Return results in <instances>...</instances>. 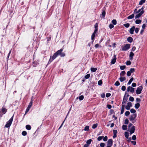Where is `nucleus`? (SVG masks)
I'll use <instances>...</instances> for the list:
<instances>
[{
    "label": "nucleus",
    "instance_id": "72a5a7b5",
    "mask_svg": "<svg viewBox=\"0 0 147 147\" xmlns=\"http://www.w3.org/2000/svg\"><path fill=\"white\" fill-rule=\"evenodd\" d=\"M125 67L126 66L125 65H122L120 66V69L121 70H123L125 68Z\"/></svg>",
    "mask_w": 147,
    "mask_h": 147
},
{
    "label": "nucleus",
    "instance_id": "a878e982",
    "mask_svg": "<svg viewBox=\"0 0 147 147\" xmlns=\"http://www.w3.org/2000/svg\"><path fill=\"white\" fill-rule=\"evenodd\" d=\"M26 129L28 130H30L31 129V126L29 125H27L26 126Z\"/></svg>",
    "mask_w": 147,
    "mask_h": 147
},
{
    "label": "nucleus",
    "instance_id": "4468645a",
    "mask_svg": "<svg viewBox=\"0 0 147 147\" xmlns=\"http://www.w3.org/2000/svg\"><path fill=\"white\" fill-rule=\"evenodd\" d=\"M114 58L112 60L111 63L112 64H114L116 61V55H114Z\"/></svg>",
    "mask_w": 147,
    "mask_h": 147
},
{
    "label": "nucleus",
    "instance_id": "8fccbe9b",
    "mask_svg": "<svg viewBox=\"0 0 147 147\" xmlns=\"http://www.w3.org/2000/svg\"><path fill=\"white\" fill-rule=\"evenodd\" d=\"M139 30V28H135V32L137 33L138 32Z\"/></svg>",
    "mask_w": 147,
    "mask_h": 147
},
{
    "label": "nucleus",
    "instance_id": "ea45409f",
    "mask_svg": "<svg viewBox=\"0 0 147 147\" xmlns=\"http://www.w3.org/2000/svg\"><path fill=\"white\" fill-rule=\"evenodd\" d=\"M22 134L24 136H25L27 134V132L25 131H23L22 133Z\"/></svg>",
    "mask_w": 147,
    "mask_h": 147
},
{
    "label": "nucleus",
    "instance_id": "de8ad7c7",
    "mask_svg": "<svg viewBox=\"0 0 147 147\" xmlns=\"http://www.w3.org/2000/svg\"><path fill=\"white\" fill-rule=\"evenodd\" d=\"M129 123V120L127 119H126L125 120V124H127L128 123Z\"/></svg>",
    "mask_w": 147,
    "mask_h": 147
},
{
    "label": "nucleus",
    "instance_id": "7ed1b4c3",
    "mask_svg": "<svg viewBox=\"0 0 147 147\" xmlns=\"http://www.w3.org/2000/svg\"><path fill=\"white\" fill-rule=\"evenodd\" d=\"M129 129L128 130V131H130V134L131 135L135 132V126L133 125L131 127L129 128Z\"/></svg>",
    "mask_w": 147,
    "mask_h": 147
},
{
    "label": "nucleus",
    "instance_id": "58836bf2",
    "mask_svg": "<svg viewBox=\"0 0 147 147\" xmlns=\"http://www.w3.org/2000/svg\"><path fill=\"white\" fill-rule=\"evenodd\" d=\"M135 71V69L133 68H131L129 71L131 73H133Z\"/></svg>",
    "mask_w": 147,
    "mask_h": 147
},
{
    "label": "nucleus",
    "instance_id": "864d4df0",
    "mask_svg": "<svg viewBox=\"0 0 147 147\" xmlns=\"http://www.w3.org/2000/svg\"><path fill=\"white\" fill-rule=\"evenodd\" d=\"M100 146L101 147H104L105 144L104 143H101L100 144Z\"/></svg>",
    "mask_w": 147,
    "mask_h": 147
},
{
    "label": "nucleus",
    "instance_id": "cd10ccee",
    "mask_svg": "<svg viewBox=\"0 0 147 147\" xmlns=\"http://www.w3.org/2000/svg\"><path fill=\"white\" fill-rule=\"evenodd\" d=\"M32 101H31L30 102L29 105H28V109L30 108L32 106Z\"/></svg>",
    "mask_w": 147,
    "mask_h": 147
},
{
    "label": "nucleus",
    "instance_id": "c03bdc74",
    "mask_svg": "<svg viewBox=\"0 0 147 147\" xmlns=\"http://www.w3.org/2000/svg\"><path fill=\"white\" fill-rule=\"evenodd\" d=\"M115 85L116 86H118L120 85V83L118 81H117L115 83Z\"/></svg>",
    "mask_w": 147,
    "mask_h": 147
},
{
    "label": "nucleus",
    "instance_id": "39448f33",
    "mask_svg": "<svg viewBox=\"0 0 147 147\" xmlns=\"http://www.w3.org/2000/svg\"><path fill=\"white\" fill-rule=\"evenodd\" d=\"M126 93H125V96L124 97L123 101L122 102V105H125V104L126 103V101L128 99V98H127V97H126Z\"/></svg>",
    "mask_w": 147,
    "mask_h": 147
},
{
    "label": "nucleus",
    "instance_id": "3c124183",
    "mask_svg": "<svg viewBox=\"0 0 147 147\" xmlns=\"http://www.w3.org/2000/svg\"><path fill=\"white\" fill-rule=\"evenodd\" d=\"M136 136L135 135H133L132 136V139L134 140H136Z\"/></svg>",
    "mask_w": 147,
    "mask_h": 147
},
{
    "label": "nucleus",
    "instance_id": "603ef678",
    "mask_svg": "<svg viewBox=\"0 0 147 147\" xmlns=\"http://www.w3.org/2000/svg\"><path fill=\"white\" fill-rule=\"evenodd\" d=\"M102 82L101 80H100L98 82V84L99 85H101L102 84Z\"/></svg>",
    "mask_w": 147,
    "mask_h": 147
},
{
    "label": "nucleus",
    "instance_id": "c9c22d12",
    "mask_svg": "<svg viewBox=\"0 0 147 147\" xmlns=\"http://www.w3.org/2000/svg\"><path fill=\"white\" fill-rule=\"evenodd\" d=\"M85 131H88L89 130V126H86L84 129Z\"/></svg>",
    "mask_w": 147,
    "mask_h": 147
},
{
    "label": "nucleus",
    "instance_id": "20e7f679",
    "mask_svg": "<svg viewBox=\"0 0 147 147\" xmlns=\"http://www.w3.org/2000/svg\"><path fill=\"white\" fill-rule=\"evenodd\" d=\"M143 87L142 86H140L138 87L136 91V93L137 94H139L141 92Z\"/></svg>",
    "mask_w": 147,
    "mask_h": 147
},
{
    "label": "nucleus",
    "instance_id": "e2e57ef3",
    "mask_svg": "<svg viewBox=\"0 0 147 147\" xmlns=\"http://www.w3.org/2000/svg\"><path fill=\"white\" fill-rule=\"evenodd\" d=\"M136 86V84L135 83H133L132 84V86L133 87H135Z\"/></svg>",
    "mask_w": 147,
    "mask_h": 147
},
{
    "label": "nucleus",
    "instance_id": "680f3d73",
    "mask_svg": "<svg viewBox=\"0 0 147 147\" xmlns=\"http://www.w3.org/2000/svg\"><path fill=\"white\" fill-rule=\"evenodd\" d=\"M111 95V94L110 93H107L106 94V96L107 97H109Z\"/></svg>",
    "mask_w": 147,
    "mask_h": 147
},
{
    "label": "nucleus",
    "instance_id": "f8f14e48",
    "mask_svg": "<svg viewBox=\"0 0 147 147\" xmlns=\"http://www.w3.org/2000/svg\"><path fill=\"white\" fill-rule=\"evenodd\" d=\"M113 142L112 139H110L109 140L107 141V146H111L113 144Z\"/></svg>",
    "mask_w": 147,
    "mask_h": 147
},
{
    "label": "nucleus",
    "instance_id": "473e14b6",
    "mask_svg": "<svg viewBox=\"0 0 147 147\" xmlns=\"http://www.w3.org/2000/svg\"><path fill=\"white\" fill-rule=\"evenodd\" d=\"M125 72L124 71H123L122 72L120 73V75L121 76H122L125 75Z\"/></svg>",
    "mask_w": 147,
    "mask_h": 147
},
{
    "label": "nucleus",
    "instance_id": "49530a36",
    "mask_svg": "<svg viewBox=\"0 0 147 147\" xmlns=\"http://www.w3.org/2000/svg\"><path fill=\"white\" fill-rule=\"evenodd\" d=\"M103 136H99V137L98 138H97V140H98V141H100V140H101L103 138Z\"/></svg>",
    "mask_w": 147,
    "mask_h": 147
},
{
    "label": "nucleus",
    "instance_id": "423d86ee",
    "mask_svg": "<svg viewBox=\"0 0 147 147\" xmlns=\"http://www.w3.org/2000/svg\"><path fill=\"white\" fill-rule=\"evenodd\" d=\"M130 47V44H127L122 48V49L123 51H126Z\"/></svg>",
    "mask_w": 147,
    "mask_h": 147
},
{
    "label": "nucleus",
    "instance_id": "f03ea898",
    "mask_svg": "<svg viewBox=\"0 0 147 147\" xmlns=\"http://www.w3.org/2000/svg\"><path fill=\"white\" fill-rule=\"evenodd\" d=\"M59 52V51H57L53 55L52 57H51V56L49 62L50 61L51 62H52L54 59L55 58H56L58 55L57 53Z\"/></svg>",
    "mask_w": 147,
    "mask_h": 147
},
{
    "label": "nucleus",
    "instance_id": "338daca9",
    "mask_svg": "<svg viewBox=\"0 0 147 147\" xmlns=\"http://www.w3.org/2000/svg\"><path fill=\"white\" fill-rule=\"evenodd\" d=\"M146 27V25L145 24H144L142 26V28L143 29H144Z\"/></svg>",
    "mask_w": 147,
    "mask_h": 147
},
{
    "label": "nucleus",
    "instance_id": "aec40b11",
    "mask_svg": "<svg viewBox=\"0 0 147 147\" xmlns=\"http://www.w3.org/2000/svg\"><path fill=\"white\" fill-rule=\"evenodd\" d=\"M119 80L121 82H122L126 80L125 77H120L119 78Z\"/></svg>",
    "mask_w": 147,
    "mask_h": 147
},
{
    "label": "nucleus",
    "instance_id": "4be33fe9",
    "mask_svg": "<svg viewBox=\"0 0 147 147\" xmlns=\"http://www.w3.org/2000/svg\"><path fill=\"white\" fill-rule=\"evenodd\" d=\"M91 71L92 72H95L97 70V68H96L92 67L91 68Z\"/></svg>",
    "mask_w": 147,
    "mask_h": 147
},
{
    "label": "nucleus",
    "instance_id": "6ab92c4d",
    "mask_svg": "<svg viewBox=\"0 0 147 147\" xmlns=\"http://www.w3.org/2000/svg\"><path fill=\"white\" fill-rule=\"evenodd\" d=\"M146 0H141L139 2V5H141L143 4L144 3H145Z\"/></svg>",
    "mask_w": 147,
    "mask_h": 147
},
{
    "label": "nucleus",
    "instance_id": "6e6552de",
    "mask_svg": "<svg viewBox=\"0 0 147 147\" xmlns=\"http://www.w3.org/2000/svg\"><path fill=\"white\" fill-rule=\"evenodd\" d=\"M144 10L142 11L140 13L136 15L135 16V18H138L140 17L144 13Z\"/></svg>",
    "mask_w": 147,
    "mask_h": 147
},
{
    "label": "nucleus",
    "instance_id": "4d7b16f0",
    "mask_svg": "<svg viewBox=\"0 0 147 147\" xmlns=\"http://www.w3.org/2000/svg\"><path fill=\"white\" fill-rule=\"evenodd\" d=\"M109 27L110 29H111L114 27V26L112 24H109Z\"/></svg>",
    "mask_w": 147,
    "mask_h": 147
},
{
    "label": "nucleus",
    "instance_id": "13d9d810",
    "mask_svg": "<svg viewBox=\"0 0 147 147\" xmlns=\"http://www.w3.org/2000/svg\"><path fill=\"white\" fill-rule=\"evenodd\" d=\"M131 73L129 71H127V76H130L131 75Z\"/></svg>",
    "mask_w": 147,
    "mask_h": 147
},
{
    "label": "nucleus",
    "instance_id": "37998d69",
    "mask_svg": "<svg viewBox=\"0 0 147 147\" xmlns=\"http://www.w3.org/2000/svg\"><path fill=\"white\" fill-rule=\"evenodd\" d=\"M130 114V112L129 111H127L125 113V115L126 116H128Z\"/></svg>",
    "mask_w": 147,
    "mask_h": 147
},
{
    "label": "nucleus",
    "instance_id": "4c0bfd02",
    "mask_svg": "<svg viewBox=\"0 0 147 147\" xmlns=\"http://www.w3.org/2000/svg\"><path fill=\"white\" fill-rule=\"evenodd\" d=\"M136 111L134 109H132L130 110V112L131 113H134L136 112Z\"/></svg>",
    "mask_w": 147,
    "mask_h": 147
},
{
    "label": "nucleus",
    "instance_id": "f257e3e1",
    "mask_svg": "<svg viewBox=\"0 0 147 147\" xmlns=\"http://www.w3.org/2000/svg\"><path fill=\"white\" fill-rule=\"evenodd\" d=\"M13 115L11 118L7 122L6 124L5 125V127H9L11 125L12 122L13 120Z\"/></svg>",
    "mask_w": 147,
    "mask_h": 147
},
{
    "label": "nucleus",
    "instance_id": "5701e85b",
    "mask_svg": "<svg viewBox=\"0 0 147 147\" xmlns=\"http://www.w3.org/2000/svg\"><path fill=\"white\" fill-rule=\"evenodd\" d=\"M122 128L123 130H126L127 129V126L126 125H123L122 126Z\"/></svg>",
    "mask_w": 147,
    "mask_h": 147
},
{
    "label": "nucleus",
    "instance_id": "0e129e2a",
    "mask_svg": "<svg viewBox=\"0 0 147 147\" xmlns=\"http://www.w3.org/2000/svg\"><path fill=\"white\" fill-rule=\"evenodd\" d=\"M107 107L109 109H111V105H108L107 106Z\"/></svg>",
    "mask_w": 147,
    "mask_h": 147
},
{
    "label": "nucleus",
    "instance_id": "b1692460",
    "mask_svg": "<svg viewBox=\"0 0 147 147\" xmlns=\"http://www.w3.org/2000/svg\"><path fill=\"white\" fill-rule=\"evenodd\" d=\"M140 106V104L139 103H137L136 104L135 107L136 109H138Z\"/></svg>",
    "mask_w": 147,
    "mask_h": 147
},
{
    "label": "nucleus",
    "instance_id": "6e6d98bb",
    "mask_svg": "<svg viewBox=\"0 0 147 147\" xmlns=\"http://www.w3.org/2000/svg\"><path fill=\"white\" fill-rule=\"evenodd\" d=\"M114 134H116L117 133V131L116 130L113 129V130Z\"/></svg>",
    "mask_w": 147,
    "mask_h": 147
},
{
    "label": "nucleus",
    "instance_id": "09e8293b",
    "mask_svg": "<svg viewBox=\"0 0 147 147\" xmlns=\"http://www.w3.org/2000/svg\"><path fill=\"white\" fill-rule=\"evenodd\" d=\"M131 64V62L130 61H127L126 62V65H129Z\"/></svg>",
    "mask_w": 147,
    "mask_h": 147
},
{
    "label": "nucleus",
    "instance_id": "a18cd8bd",
    "mask_svg": "<svg viewBox=\"0 0 147 147\" xmlns=\"http://www.w3.org/2000/svg\"><path fill=\"white\" fill-rule=\"evenodd\" d=\"M84 98V96L83 95H81L79 96V99L80 100H82Z\"/></svg>",
    "mask_w": 147,
    "mask_h": 147
},
{
    "label": "nucleus",
    "instance_id": "412c9836",
    "mask_svg": "<svg viewBox=\"0 0 147 147\" xmlns=\"http://www.w3.org/2000/svg\"><path fill=\"white\" fill-rule=\"evenodd\" d=\"M134 14H132L131 15L127 17V18L128 19H132L134 17Z\"/></svg>",
    "mask_w": 147,
    "mask_h": 147
},
{
    "label": "nucleus",
    "instance_id": "bf43d9fd",
    "mask_svg": "<svg viewBox=\"0 0 147 147\" xmlns=\"http://www.w3.org/2000/svg\"><path fill=\"white\" fill-rule=\"evenodd\" d=\"M102 16L105 17V11H103L102 14Z\"/></svg>",
    "mask_w": 147,
    "mask_h": 147
},
{
    "label": "nucleus",
    "instance_id": "a19ab883",
    "mask_svg": "<svg viewBox=\"0 0 147 147\" xmlns=\"http://www.w3.org/2000/svg\"><path fill=\"white\" fill-rule=\"evenodd\" d=\"M90 74H88L86 75L85 76V78L86 79H88L90 77Z\"/></svg>",
    "mask_w": 147,
    "mask_h": 147
},
{
    "label": "nucleus",
    "instance_id": "5fc2aeb1",
    "mask_svg": "<svg viewBox=\"0 0 147 147\" xmlns=\"http://www.w3.org/2000/svg\"><path fill=\"white\" fill-rule=\"evenodd\" d=\"M121 89L122 90L124 91L126 89V87L125 86H123L121 88Z\"/></svg>",
    "mask_w": 147,
    "mask_h": 147
},
{
    "label": "nucleus",
    "instance_id": "052dcab7",
    "mask_svg": "<svg viewBox=\"0 0 147 147\" xmlns=\"http://www.w3.org/2000/svg\"><path fill=\"white\" fill-rule=\"evenodd\" d=\"M103 140L105 141H107V136H105L103 139Z\"/></svg>",
    "mask_w": 147,
    "mask_h": 147
},
{
    "label": "nucleus",
    "instance_id": "ddd939ff",
    "mask_svg": "<svg viewBox=\"0 0 147 147\" xmlns=\"http://www.w3.org/2000/svg\"><path fill=\"white\" fill-rule=\"evenodd\" d=\"M135 29V27L134 26H133L129 30V32L131 34H134V31Z\"/></svg>",
    "mask_w": 147,
    "mask_h": 147
},
{
    "label": "nucleus",
    "instance_id": "dca6fc26",
    "mask_svg": "<svg viewBox=\"0 0 147 147\" xmlns=\"http://www.w3.org/2000/svg\"><path fill=\"white\" fill-rule=\"evenodd\" d=\"M134 53L132 52H131L129 55V57H130V59L132 60L133 59V57L134 56Z\"/></svg>",
    "mask_w": 147,
    "mask_h": 147
},
{
    "label": "nucleus",
    "instance_id": "2f4dec72",
    "mask_svg": "<svg viewBox=\"0 0 147 147\" xmlns=\"http://www.w3.org/2000/svg\"><path fill=\"white\" fill-rule=\"evenodd\" d=\"M134 80V78H131L129 80V82H128V84H131V82H132V81L133 80Z\"/></svg>",
    "mask_w": 147,
    "mask_h": 147
},
{
    "label": "nucleus",
    "instance_id": "79ce46f5",
    "mask_svg": "<svg viewBox=\"0 0 147 147\" xmlns=\"http://www.w3.org/2000/svg\"><path fill=\"white\" fill-rule=\"evenodd\" d=\"M134 98L133 97H132V96L130 97L129 98V100L130 101L133 102L134 101Z\"/></svg>",
    "mask_w": 147,
    "mask_h": 147
},
{
    "label": "nucleus",
    "instance_id": "9d476101",
    "mask_svg": "<svg viewBox=\"0 0 147 147\" xmlns=\"http://www.w3.org/2000/svg\"><path fill=\"white\" fill-rule=\"evenodd\" d=\"M136 117V114H133L131 116L129 119L130 121H132L134 120Z\"/></svg>",
    "mask_w": 147,
    "mask_h": 147
},
{
    "label": "nucleus",
    "instance_id": "69168bd1",
    "mask_svg": "<svg viewBox=\"0 0 147 147\" xmlns=\"http://www.w3.org/2000/svg\"><path fill=\"white\" fill-rule=\"evenodd\" d=\"M131 143L134 144V145H136V142L134 141H131Z\"/></svg>",
    "mask_w": 147,
    "mask_h": 147
},
{
    "label": "nucleus",
    "instance_id": "0eeeda50",
    "mask_svg": "<svg viewBox=\"0 0 147 147\" xmlns=\"http://www.w3.org/2000/svg\"><path fill=\"white\" fill-rule=\"evenodd\" d=\"M59 52L57 53L58 55H59L61 56V57H63L65 56V54L64 53L62 52L63 51L62 49H60L58 50Z\"/></svg>",
    "mask_w": 147,
    "mask_h": 147
},
{
    "label": "nucleus",
    "instance_id": "2eb2a0df",
    "mask_svg": "<svg viewBox=\"0 0 147 147\" xmlns=\"http://www.w3.org/2000/svg\"><path fill=\"white\" fill-rule=\"evenodd\" d=\"M7 111V110L4 107H2L1 109V111L3 114H5Z\"/></svg>",
    "mask_w": 147,
    "mask_h": 147
},
{
    "label": "nucleus",
    "instance_id": "1a4fd4ad",
    "mask_svg": "<svg viewBox=\"0 0 147 147\" xmlns=\"http://www.w3.org/2000/svg\"><path fill=\"white\" fill-rule=\"evenodd\" d=\"M127 92L130 91L132 93L134 92V88L130 86L127 88Z\"/></svg>",
    "mask_w": 147,
    "mask_h": 147
},
{
    "label": "nucleus",
    "instance_id": "c85d7f7f",
    "mask_svg": "<svg viewBox=\"0 0 147 147\" xmlns=\"http://www.w3.org/2000/svg\"><path fill=\"white\" fill-rule=\"evenodd\" d=\"M92 141V140L91 139H90L86 141V144L88 145H89L90 144L91 141Z\"/></svg>",
    "mask_w": 147,
    "mask_h": 147
},
{
    "label": "nucleus",
    "instance_id": "bb28decb",
    "mask_svg": "<svg viewBox=\"0 0 147 147\" xmlns=\"http://www.w3.org/2000/svg\"><path fill=\"white\" fill-rule=\"evenodd\" d=\"M141 20H137L136 21L135 23L136 24H139L141 22Z\"/></svg>",
    "mask_w": 147,
    "mask_h": 147
},
{
    "label": "nucleus",
    "instance_id": "9b49d317",
    "mask_svg": "<svg viewBox=\"0 0 147 147\" xmlns=\"http://www.w3.org/2000/svg\"><path fill=\"white\" fill-rule=\"evenodd\" d=\"M132 106V103L130 102H128L127 103V105L126 106L125 108L127 110H129L130 107Z\"/></svg>",
    "mask_w": 147,
    "mask_h": 147
},
{
    "label": "nucleus",
    "instance_id": "774afa93",
    "mask_svg": "<svg viewBox=\"0 0 147 147\" xmlns=\"http://www.w3.org/2000/svg\"><path fill=\"white\" fill-rule=\"evenodd\" d=\"M89 145L86 144L84 145V147H88L89 146Z\"/></svg>",
    "mask_w": 147,
    "mask_h": 147
},
{
    "label": "nucleus",
    "instance_id": "c756f323",
    "mask_svg": "<svg viewBox=\"0 0 147 147\" xmlns=\"http://www.w3.org/2000/svg\"><path fill=\"white\" fill-rule=\"evenodd\" d=\"M125 138H127V139L128 138L129 134H128V132H125Z\"/></svg>",
    "mask_w": 147,
    "mask_h": 147
},
{
    "label": "nucleus",
    "instance_id": "7c9ffc66",
    "mask_svg": "<svg viewBox=\"0 0 147 147\" xmlns=\"http://www.w3.org/2000/svg\"><path fill=\"white\" fill-rule=\"evenodd\" d=\"M112 23L115 25L117 24V21L115 20H113L112 21Z\"/></svg>",
    "mask_w": 147,
    "mask_h": 147
},
{
    "label": "nucleus",
    "instance_id": "f3484780",
    "mask_svg": "<svg viewBox=\"0 0 147 147\" xmlns=\"http://www.w3.org/2000/svg\"><path fill=\"white\" fill-rule=\"evenodd\" d=\"M133 39L131 37H129L127 38V40L129 42H131L133 41Z\"/></svg>",
    "mask_w": 147,
    "mask_h": 147
},
{
    "label": "nucleus",
    "instance_id": "a211bd4d",
    "mask_svg": "<svg viewBox=\"0 0 147 147\" xmlns=\"http://www.w3.org/2000/svg\"><path fill=\"white\" fill-rule=\"evenodd\" d=\"M125 106V105H122L121 110V114H122L123 113Z\"/></svg>",
    "mask_w": 147,
    "mask_h": 147
},
{
    "label": "nucleus",
    "instance_id": "f704fd0d",
    "mask_svg": "<svg viewBox=\"0 0 147 147\" xmlns=\"http://www.w3.org/2000/svg\"><path fill=\"white\" fill-rule=\"evenodd\" d=\"M97 126V124H94L93 125L92 127V128L93 129H95L96 128Z\"/></svg>",
    "mask_w": 147,
    "mask_h": 147
},
{
    "label": "nucleus",
    "instance_id": "393cba45",
    "mask_svg": "<svg viewBox=\"0 0 147 147\" xmlns=\"http://www.w3.org/2000/svg\"><path fill=\"white\" fill-rule=\"evenodd\" d=\"M95 34L93 33L92 35V36H91V39L92 40V42H93V41L94 40V38L95 36Z\"/></svg>",
    "mask_w": 147,
    "mask_h": 147
},
{
    "label": "nucleus",
    "instance_id": "e433bc0d",
    "mask_svg": "<svg viewBox=\"0 0 147 147\" xmlns=\"http://www.w3.org/2000/svg\"><path fill=\"white\" fill-rule=\"evenodd\" d=\"M129 25L130 24L129 23H127L123 24V25L126 28H128L129 27Z\"/></svg>",
    "mask_w": 147,
    "mask_h": 147
}]
</instances>
